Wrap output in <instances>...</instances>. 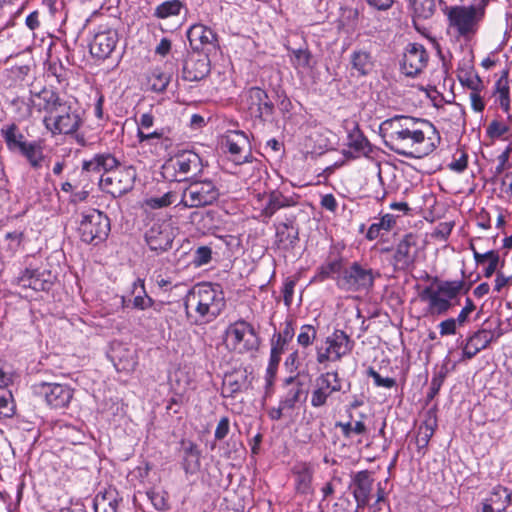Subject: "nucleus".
<instances>
[{
    "label": "nucleus",
    "mask_w": 512,
    "mask_h": 512,
    "mask_svg": "<svg viewBox=\"0 0 512 512\" xmlns=\"http://www.w3.org/2000/svg\"><path fill=\"white\" fill-rule=\"evenodd\" d=\"M380 130L385 145L396 154L420 159L433 153L441 136L432 122L423 118L397 115L383 121Z\"/></svg>",
    "instance_id": "1"
},
{
    "label": "nucleus",
    "mask_w": 512,
    "mask_h": 512,
    "mask_svg": "<svg viewBox=\"0 0 512 512\" xmlns=\"http://www.w3.org/2000/svg\"><path fill=\"white\" fill-rule=\"evenodd\" d=\"M184 306L190 323L204 325L214 321L222 313L226 301L220 285L203 282L189 290Z\"/></svg>",
    "instance_id": "2"
},
{
    "label": "nucleus",
    "mask_w": 512,
    "mask_h": 512,
    "mask_svg": "<svg viewBox=\"0 0 512 512\" xmlns=\"http://www.w3.org/2000/svg\"><path fill=\"white\" fill-rule=\"evenodd\" d=\"M463 280L442 281L436 287L426 286L419 292V299L427 304V314L444 315L453 306L455 299L463 289Z\"/></svg>",
    "instance_id": "3"
},
{
    "label": "nucleus",
    "mask_w": 512,
    "mask_h": 512,
    "mask_svg": "<svg viewBox=\"0 0 512 512\" xmlns=\"http://www.w3.org/2000/svg\"><path fill=\"white\" fill-rule=\"evenodd\" d=\"M78 234L82 242L98 245L103 243L110 233V220L98 209L89 208L80 213Z\"/></svg>",
    "instance_id": "4"
},
{
    "label": "nucleus",
    "mask_w": 512,
    "mask_h": 512,
    "mask_svg": "<svg viewBox=\"0 0 512 512\" xmlns=\"http://www.w3.org/2000/svg\"><path fill=\"white\" fill-rule=\"evenodd\" d=\"M486 12L467 5L452 6L448 9L447 19L449 27L452 28L458 37L465 39L472 38L479 30Z\"/></svg>",
    "instance_id": "5"
},
{
    "label": "nucleus",
    "mask_w": 512,
    "mask_h": 512,
    "mask_svg": "<svg viewBox=\"0 0 512 512\" xmlns=\"http://www.w3.org/2000/svg\"><path fill=\"white\" fill-rule=\"evenodd\" d=\"M219 189L212 180H194L182 191L176 206L201 208L214 204L219 198Z\"/></svg>",
    "instance_id": "6"
},
{
    "label": "nucleus",
    "mask_w": 512,
    "mask_h": 512,
    "mask_svg": "<svg viewBox=\"0 0 512 512\" xmlns=\"http://www.w3.org/2000/svg\"><path fill=\"white\" fill-rule=\"evenodd\" d=\"M83 123L78 108L65 101L53 114L45 115L43 124L52 135L73 134Z\"/></svg>",
    "instance_id": "7"
},
{
    "label": "nucleus",
    "mask_w": 512,
    "mask_h": 512,
    "mask_svg": "<svg viewBox=\"0 0 512 512\" xmlns=\"http://www.w3.org/2000/svg\"><path fill=\"white\" fill-rule=\"evenodd\" d=\"M306 394L304 384L296 376L286 378L278 406L268 409V417L273 421H278L284 416L290 415L297 403L300 402L301 397Z\"/></svg>",
    "instance_id": "8"
},
{
    "label": "nucleus",
    "mask_w": 512,
    "mask_h": 512,
    "mask_svg": "<svg viewBox=\"0 0 512 512\" xmlns=\"http://www.w3.org/2000/svg\"><path fill=\"white\" fill-rule=\"evenodd\" d=\"M354 345V340L343 330H335L325 339V348H317V362L339 361L352 352Z\"/></svg>",
    "instance_id": "9"
},
{
    "label": "nucleus",
    "mask_w": 512,
    "mask_h": 512,
    "mask_svg": "<svg viewBox=\"0 0 512 512\" xmlns=\"http://www.w3.org/2000/svg\"><path fill=\"white\" fill-rule=\"evenodd\" d=\"M342 382L337 371L319 374L313 383L310 404L313 408H322L329 404L333 394L341 391Z\"/></svg>",
    "instance_id": "10"
},
{
    "label": "nucleus",
    "mask_w": 512,
    "mask_h": 512,
    "mask_svg": "<svg viewBox=\"0 0 512 512\" xmlns=\"http://www.w3.org/2000/svg\"><path fill=\"white\" fill-rule=\"evenodd\" d=\"M201 157L193 151H183L175 155L163 165L165 177H173L176 181L186 179L189 173L197 174L202 170Z\"/></svg>",
    "instance_id": "11"
},
{
    "label": "nucleus",
    "mask_w": 512,
    "mask_h": 512,
    "mask_svg": "<svg viewBox=\"0 0 512 512\" xmlns=\"http://www.w3.org/2000/svg\"><path fill=\"white\" fill-rule=\"evenodd\" d=\"M227 338L232 349L238 353L254 351L259 338L254 327L245 320H238L227 329Z\"/></svg>",
    "instance_id": "12"
},
{
    "label": "nucleus",
    "mask_w": 512,
    "mask_h": 512,
    "mask_svg": "<svg viewBox=\"0 0 512 512\" xmlns=\"http://www.w3.org/2000/svg\"><path fill=\"white\" fill-rule=\"evenodd\" d=\"M374 275L372 269L365 268L358 262L345 268L343 273L336 278L338 288L345 291L367 290L373 286Z\"/></svg>",
    "instance_id": "13"
},
{
    "label": "nucleus",
    "mask_w": 512,
    "mask_h": 512,
    "mask_svg": "<svg viewBox=\"0 0 512 512\" xmlns=\"http://www.w3.org/2000/svg\"><path fill=\"white\" fill-rule=\"evenodd\" d=\"M33 388L35 394L53 409L68 407L74 395V390L68 384L41 382Z\"/></svg>",
    "instance_id": "14"
},
{
    "label": "nucleus",
    "mask_w": 512,
    "mask_h": 512,
    "mask_svg": "<svg viewBox=\"0 0 512 512\" xmlns=\"http://www.w3.org/2000/svg\"><path fill=\"white\" fill-rule=\"evenodd\" d=\"M135 177V169L132 167L113 169L108 174L101 175L100 186L106 192L120 196L132 189Z\"/></svg>",
    "instance_id": "15"
},
{
    "label": "nucleus",
    "mask_w": 512,
    "mask_h": 512,
    "mask_svg": "<svg viewBox=\"0 0 512 512\" xmlns=\"http://www.w3.org/2000/svg\"><path fill=\"white\" fill-rule=\"evenodd\" d=\"M299 199L300 196L296 193L285 194L278 189L270 191L267 196L260 193L257 194L261 215L265 218H271L280 209L296 206L299 203Z\"/></svg>",
    "instance_id": "16"
},
{
    "label": "nucleus",
    "mask_w": 512,
    "mask_h": 512,
    "mask_svg": "<svg viewBox=\"0 0 512 512\" xmlns=\"http://www.w3.org/2000/svg\"><path fill=\"white\" fill-rule=\"evenodd\" d=\"M392 264L394 270H407L414 266L418 257L417 237L408 233L396 244L393 249Z\"/></svg>",
    "instance_id": "17"
},
{
    "label": "nucleus",
    "mask_w": 512,
    "mask_h": 512,
    "mask_svg": "<svg viewBox=\"0 0 512 512\" xmlns=\"http://www.w3.org/2000/svg\"><path fill=\"white\" fill-rule=\"evenodd\" d=\"M223 146L235 164L252 162L250 142L244 132L229 131L224 137Z\"/></svg>",
    "instance_id": "18"
},
{
    "label": "nucleus",
    "mask_w": 512,
    "mask_h": 512,
    "mask_svg": "<svg viewBox=\"0 0 512 512\" xmlns=\"http://www.w3.org/2000/svg\"><path fill=\"white\" fill-rule=\"evenodd\" d=\"M118 33L115 29L99 26L89 44L90 53L98 59H106L116 48Z\"/></svg>",
    "instance_id": "19"
},
{
    "label": "nucleus",
    "mask_w": 512,
    "mask_h": 512,
    "mask_svg": "<svg viewBox=\"0 0 512 512\" xmlns=\"http://www.w3.org/2000/svg\"><path fill=\"white\" fill-rule=\"evenodd\" d=\"M428 53L423 45L410 43L403 54L401 69L409 77H415L423 71L428 63Z\"/></svg>",
    "instance_id": "20"
},
{
    "label": "nucleus",
    "mask_w": 512,
    "mask_h": 512,
    "mask_svg": "<svg viewBox=\"0 0 512 512\" xmlns=\"http://www.w3.org/2000/svg\"><path fill=\"white\" fill-rule=\"evenodd\" d=\"M145 240L150 250L163 253L172 247L174 234L165 223H155L146 232Z\"/></svg>",
    "instance_id": "21"
},
{
    "label": "nucleus",
    "mask_w": 512,
    "mask_h": 512,
    "mask_svg": "<svg viewBox=\"0 0 512 512\" xmlns=\"http://www.w3.org/2000/svg\"><path fill=\"white\" fill-rule=\"evenodd\" d=\"M187 38L193 50L200 51L206 47L215 48L217 46V34L209 27L196 23L187 30Z\"/></svg>",
    "instance_id": "22"
},
{
    "label": "nucleus",
    "mask_w": 512,
    "mask_h": 512,
    "mask_svg": "<svg viewBox=\"0 0 512 512\" xmlns=\"http://www.w3.org/2000/svg\"><path fill=\"white\" fill-rule=\"evenodd\" d=\"M65 101L59 94L47 87H43L39 92L30 91V103L38 111H45L46 115L53 114Z\"/></svg>",
    "instance_id": "23"
},
{
    "label": "nucleus",
    "mask_w": 512,
    "mask_h": 512,
    "mask_svg": "<svg viewBox=\"0 0 512 512\" xmlns=\"http://www.w3.org/2000/svg\"><path fill=\"white\" fill-rule=\"evenodd\" d=\"M247 104L251 114L259 118L271 116L274 110V105L267 93L259 87H252L248 90Z\"/></svg>",
    "instance_id": "24"
},
{
    "label": "nucleus",
    "mask_w": 512,
    "mask_h": 512,
    "mask_svg": "<svg viewBox=\"0 0 512 512\" xmlns=\"http://www.w3.org/2000/svg\"><path fill=\"white\" fill-rule=\"evenodd\" d=\"M54 276L49 270L25 269L18 277V283L35 291L49 290Z\"/></svg>",
    "instance_id": "25"
},
{
    "label": "nucleus",
    "mask_w": 512,
    "mask_h": 512,
    "mask_svg": "<svg viewBox=\"0 0 512 512\" xmlns=\"http://www.w3.org/2000/svg\"><path fill=\"white\" fill-rule=\"evenodd\" d=\"M138 144L141 147H149L150 151L159 154L171 145V139L167 136L165 128H159L151 132L137 131Z\"/></svg>",
    "instance_id": "26"
},
{
    "label": "nucleus",
    "mask_w": 512,
    "mask_h": 512,
    "mask_svg": "<svg viewBox=\"0 0 512 512\" xmlns=\"http://www.w3.org/2000/svg\"><path fill=\"white\" fill-rule=\"evenodd\" d=\"M210 72L209 60L206 56H189L183 65L182 78L189 82L204 79Z\"/></svg>",
    "instance_id": "27"
},
{
    "label": "nucleus",
    "mask_w": 512,
    "mask_h": 512,
    "mask_svg": "<svg viewBox=\"0 0 512 512\" xmlns=\"http://www.w3.org/2000/svg\"><path fill=\"white\" fill-rule=\"evenodd\" d=\"M347 147L343 150V155L350 159H356L363 155H367L371 151V147L367 138L355 126L347 136Z\"/></svg>",
    "instance_id": "28"
},
{
    "label": "nucleus",
    "mask_w": 512,
    "mask_h": 512,
    "mask_svg": "<svg viewBox=\"0 0 512 512\" xmlns=\"http://www.w3.org/2000/svg\"><path fill=\"white\" fill-rule=\"evenodd\" d=\"M294 476L295 490L300 495H309L313 493L312 481L314 469L307 462H299L292 468Z\"/></svg>",
    "instance_id": "29"
},
{
    "label": "nucleus",
    "mask_w": 512,
    "mask_h": 512,
    "mask_svg": "<svg viewBox=\"0 0 512 512\" xmlns=\"http://www.w3.org/2000/svg\"><path fill=\"white\" fill-rule=\"evenodd\" d=\"M182 468L187 476L195 475L201 467V452L198 446L191 440H182Z\"/></svg>",
    "instance_id": "30"
},
{
    "label": "nucleus",
    "mask_w": 512,
    "mask_h": 512,
    "mask_svg": "<svg viewBox=\"0 0 512 512\" xmlns=\"http://www.w3.org/2000/svg\"><path fill=\"white\" fill-rule=\"evenodd\" d=\"M122 498L118 490L109 486L99 491L93 501L95 512H117Z\"/></svg>",
    "instance_id": "31"
},
{
    "label": "nucleus",
    "mask_w": 512,
    "mask_h": 512,
    "mask_svg": "<svg viewBox=\"0 0 512 512\" xmlns=\"http://www.w3.org/2000/svg\"><path fill=\"white\" fill-rule=\"evenodd\" d=\"M344 271V260L341 256H329L327 260L321 264L311 282H324L325 280L332 278L335 279L341 275Z\"/></svg>",
    "instance_id": "32"
},
{
    "label": "nucleus",
    "mask_w": 512,
    "mask_h": 512,
    "mask_svg": "<svg viewBox=\"0 0 512 512\" xmlns=\"http://www.w3.org/2000/svg\"><path fill=\"white\" fill-rule=\"evenodd\" d=\"M494 334L490 330L481 329L470 336L463 347V358L471 359L481 350H484L493 340Z\"/></svg>",
    "instance_id": "33"
},
{
    "label": "nucleus",
    "mask_w": 512,
    "mask_h": 512,
    "mask_svg": "<svg viewBox=\"0 0 512 512\" xmlns=\"http://www.w3.org/2000/svg\"><path fill=\"white\" fill-rule=\"evenodd\" d=\"M492 96L495 104H498L504 113L509 114L511 110V97L508 71H503L502 75L495 82ZM508 117H510V115H508Z\"/></svg>",
    "instance_id": "34"
},
{
    "label": "nucleus",
    "mask_w": 512,
    "mask_h": 512,
    "mask_svg": "<svg viewBox=\"0 0 512 512\" xmlns=\"http://www.w3.org/2000/svg\"><path fill=\"white\" fill-rule=\"evenodd\" d=\"M372 488V479L367 470L359 471L353 478V495L358 505H365L369 501Z\"/></svg>",
    "instance_id": "35"
},
{
    "label": "nucleus",
    "mask_w": 512,
    "mask_h": 512,
    "mask_svg": "<svg viewBox=\"0 0 512 512\" xmlns=\"http://www.w3.org/2000/svg\"><path fill=\"white\" fill-rule=\"evenodd\" d=\"M0 134L4 139L7 149L11 153H16L25 143L28 142L18 125L15 123H8L4 125L0 130Z\"/></svg>",
    "instance_id": "36"
},
{
    "label": "nucleus",
    "mask_w": 512,
    "mask_h": 512,
    "mask_svg": "<svg viewBox=\"0 0 512 512\" xmlns=\"http://www.w3.org/2000/svg\"><path fill=\"white\" fill-rule=\"evenodd\" d=\"M112 361L119 372L130 373L137 365V356L134 350L119 347L113 351Z\"/></svg>",
    "instance_id": "37"
},
{
    "label": "nucleus",
    "mask_w": 512,
    "mask_h": 512,
    "mask_svg": "<svg viewBox=\"0 0 512 512\" xmlns=\"http://www.w3.org/2000/svg\"><path fill=\"white\" fill-rule=\"evenodd\" d=\"M15 154L23 156L29 165L38 170L44 161L43 147L40 141H28Z\"/></svg>",
    "instance_id": "38"
},
{
    "label": "nucleus",
    "mask_w": 512,
    "mask_h": 512,
    "mask_svg": "<svg viewBox=\"0 0 512 512\" xmlns=\"http://www.w3.org/2000/svg\"><path fill=\"white\" fill-rule=\"evenodd\" d=\"M351 67L358 76L368 75L374 67V60L370 52L356 49L350 55Z\"/></svg>",
    "instance_id": "39"
},
{
    "label": "nucleus",
    "mask_w": 512,
    "mask_h": 512,
    "mask_svg": "<svg viewBox=\"0 0 512 512\" xmlns=\"http://www.w3.org/2000/svg\"><path fill=\"white\" fill-rule=\"evenodd\" d=\"M183 10H186V5L183 1L166 0L154 8L153 16L157 19L165 20L179 16Z\"/></svg>",
    "instance_id": "40"
},
{
    "label": "nucleus",
    "mask_w": 512,
    "mask_h": 512,
    "mask_svg": "<svg viewBox=\"0 0 512 512\" xmlns=\"http://www.w3.org/2000/svg\"><path fill=\"white\" fill-rule=\"evenodd\" d=\"M487 501L494 507V511L503 512L512 504V491L503 486H496L490 492Z\"/></svg>",
    "instance_id": "41"
},
{
    "label": "nucleus",
    "mask_w": 512,
    "mask_h": 512,
    "mask_svg": "<svg viewBox=\"0 0 512 512\" xmlns=\"http://www.w3.org/2000/svg\"><path fill=\"white\" fill-rule=\"evenodd\" d=\"M295 335V328L292 319H287L284 323L282 330L273 335L271 340V348H275L284 353L288 344L291 342Z\"/></svg>",
    "instance_id": "42"
},
{
    "label": "nucleus",
    "mask_w": 512,
    "mask_h": 512,
    "mask_svg": "<svg viewBox=\"0 0 512 512\" xmlns=\"http://www.w3.org/2000/svg\"><path fill=\"white\" fill-rule=\"evenodd\" d=\"M439 0H409V6L415 18L429 19L436 11Z\"/></svg>",
    "instance_id": "43"
},
{
    "label": "nucleus",
    "mask_w": 512,
    "mask_h": 512,
    "mask_svg": "<svg viewBox=\"0 0 512 512\" xmlns=\"http://www.w3.org/2000/svg\"><path fill=\"white\" fill-rule=\"evenodd\" d=\"M437 427V421L435 418H429L421 423L417 429L416 444L419 449L427 448L430 439L434 435Z\"/></svg>",
    "instance_id": "44"
},
{
    "label": "nucleus",
    "mask_w": 512,
    "mask_h": 512,
    "mask_svg": "<svg viewBox=\"0 0 512 512\" xmlns=\"http://www.w3.org/2000/svg\"><path fill=\"white\" fill-rule=\"evenodd\" d=\"M290 61L298 72L312 69V54L308 49H291Z\"/></svg>",
    "instance_id": "45"
},
{
    "label": "nucleus",
    "mask_w": 512,
    "mask_h": 512,
    "mask_svg": "<svg viewBox=\"0 0 512 512\" xmlns=\"http://www.w3.org/2000/svg\"><path fill=\"white\" fill-rule=\"evenodd\" d=\"M396 224V218L392 214H385L378 222L372 223L366 233V238L370 241L379 237L382 230L389 231Z\"/></svg>",
    "instance_id": "46"
},
{
    "label": "nucleus",
    "mask_w": 512,
    "mask_h": 512,
    "mask_svg": "<svg viewBox=\"0 0 512 512\" xmlns=\"http://www.w3.org/2000/svg\"><path fill=\"white\" fill-rule=\"evenodd\" d=\"M180 200L177 192L167 191L162 196H153L145 200V205L150 209H161L170 206Z\"/></svg>",
    "instance_id": "47"
},
{
    "label": "nucleus",
    "mask_w": 512,
    "mask_h": 512,
    "mask_svg": "<svg viewBox=\"0 0 512 512\" xmlns=\"http://www.w3.org/2000/svg\"><path fill=\"white\" fill-rule=\"evenodd\" d=\"M460 83L471 91H482L484 84L479 75L472 69L458 73Z\"/></svg>",
    "instance_id": "48"
},
{
    "label": "nucleus",
    "mask_w": 512,
    "mask_h": 512,
    "mask_svg": "<svg viewBox=\"0 0 512 512\" xmlns=\"http://www.w3.org/2000/svg\"><path fill=\"white\" fill-rule=\"evenodd\" d=\"M169 82L170 75L159 68L153 69L148 77L150 89L155 92H163L166 90Z\"/></svg>",
    "instance_id": "49"
},
{
    "label": "nucleus",
    "mask_w": 512,
    "mask_h": 512,
    "mask_svg": "<svg viewBox=\"0 0 512 512\" xmlns=\"http://www.w3.org/2000/svg\"><path fill=\"white\" fill-rule=\"evenodd\" d=\"M510 131L507 123L498 119L492 120L486 127V136L491 140H501Z\"/></svg>",
    "instance_id": "50"
},
{
    "label": "nucleus",
    "mask_w": 512,
    "mask_h": 512,
    "mask_svg": "<svg viewBox=\"0 0 512 512\" xmlns=\"http://www.w3.org/2000/svg\"><path fill=\"white\" fill-rule=\"evenodd\" d=\"M317 337V328L311 324H304L300 327L297 335V343L302 348L312 345Z\"/></svg>",
    "instance_id": "51"
},
{
    "label": "nucleus",
    "mask_w": 512,
    "mask_h": 512,
    "mask_svg": "<svg viewBox=\"0 0 512 512\" xmlns=\"http://www.w3.org/2000/svg\"><path fill=\"white\" fill-rule=\"evenodd\" d=\"M337 427H340L341 432L345 438H350L352 435H362L367 431L366 425L363 421H349V422H339L336 424Z\"/></svg>",
    "instance_id": "52"
},
{
    "label": "nucleus",
    "mask_w": 512,
    "mask_h": 512,
    "mask_svg": "<svg viewBox=\"0 0 512 512\" xmlns=\"http://www.w3.org/2000/svg\"><path fill=\"white\" fill-rule=\"evenodd\" d=\"M94 156L104 174H108L119 166V161L111 153H99Z\"/></svg>",
    "instance_id": "53"
},
{
    "label": "nucleus",
    "mask_w": 512,
    "mask_h": 512,
    "mask_svg": "<svg viewBox=\"0 0 512 512\" xmlns=\"http://www.w3.org/2000/svg\"><path fill=\"white\" fill-rule=\"evenodd\" d=\"M133 286L135 290L139 287L143 292V295H137L134 297L133 307L141 310L150 307L153 304V300L146 294L144 290V281L141 279H137L134 282Z\"/></svg>",
    "instance_id": "54"
},
{
    "label": "nucleus",
    "mask_w": 512,
    "mask_h": 512,
    "mask_svg": "<svg viewBox=\"0 0 512 512\" xmlns=\"http://www.w3.org/2000/svg\"><path fill=\"white\" fill-rule=\"evenodd\" d=\"M246 376L238 374L227 376L224 380V389L227 390L230 395L237 393L242 390L245 384Z\"/></svg>",
    "instance_id": "55"
},
{
    "label": "nucleus",
    "mask_w": 512,
    "mask_h": 512,
    "mask_svg": "<svg viewBox=\"0 0 512 512\" xmlns=\"http://www.w3.org/2000/svg\"><path fill=\"white\" fill-rule=\"evenodd\" d=\"M189 385H190L189 380H186L185 385L182 387L181 386H179V387L173 386V389L175 391L174 396L171 397V399L169 400L167 409H171L172 405L182 404L187 401L186 393H187Z\"/></svg>",
    "instance_id": "56"
},
{
    "label": "nucleus",
    "mask_w": 512,
    "mask_h": 512,
    "mask_svg": "<svg viewBox=\"0 0 512 512\" xmlns=\"http://www.w3.org/2000/svg\"><path fill=\"white\" fill-rule=\"evenodd\" d=\"M368 375L373 379L375 386L390 389L396 385V380L391 377H382L377 371L370 368Z\"/></svg>",
    "instance_id": "57"
},
{
    "label": "nucleus",
    "mask_w": 512,
    "mask_h": 512,
    "mask_svg": "<svg viewBox=\"0 0 512 512\" xmlns=\"http://www.w3.org/2000/svg\"><path fill=\"white\" fill-rule=\"evenodd\" d=\"M304 360V352L293 351L286 359L285 366L290 372L298 371Z\"/></svg>",
    "instance_id": "58"
},
{
    "label": "nucleus",
    "mask_w": 512,
    "mask_h": 512,
    "mask_svg": "<svg viewBox=\"0 0 512 512\" xmlns=\"http://www.w3.org/2000/svg\"><path fill=\"white\" fill-rule=\"evenodd\" d=\"M212 251L207 246H200L196 249L194 254V264L196 266H202L210 262Z\"/></svg>",
    "instance_id": "59"
},
{
    "label": "nucleus",
    "mask_w": 512,
    "mask_h": 512,
    "mask_svg": "<svg viewBox=\"0 0 512 512\" xmlns=\"http://www.w3.org/2000/svg\"><path fill=\"white\" fill-rule=\"evenodd\" d=\"M295 286V279L287 278L283 283V300L285 305L288 307L292 304Z\"/></svg>",
    "instance_id": "60"
},
{
    "label": "nucleus",
    "mask_w": 512,
    "mask_h": 512,
    "mask_svg": "<svg viewBox=\"0 0 512 512\" xmlns=\"http://www.w3.org/2000/svg\"><path fill=\"white\" fill-rule=\"evenodd\" d=\"M458 321L456 318H448L439 323V332L441 336L454 335L456 333Z\"/></svg>",
    "instance_id": "61"
},
{
    "label": "nucleus",
    "mask_w": 512,
    "mask_h": 512,
    "mask_svg": "<svg viewBox=\"0 0 512 512\" xmlns=\"http://www.w3.org/2000/svg\"><path fill=\"white\" fill-rule=\"evenodd\" d=\"M14 414V405L11 395H0V417H11Z\"/></svg>",
    "instance_id": "62"
},
{
    "label": "nucleus",
    "mask_w": 512,
    "mask_h": 512,
    "mask_svg": "<svg viewBox=\"0 0 512 512\" xmlns=\"http://www.w3.org/2000/svg\"><path fill=\"white\" fill-rule=\"evenodd\" d=\"M230 431V421L229 418L224 416L222 417L215 429L214 437L216 440H223Z\"/></svg>",
    "instance_id": "63"
},
{
    "label": "nucleus",
    "mask_w": 512,
    "mask_h": 512,
    "mask_svg": "<svg viewBox=\"0 0 512 512\" xmlns=\"http://www.w3.org/2000/svg\"><path fill=\"white\" fill-rule=\"evenodd\" d=\"M482 91H471L469 93V100L471 108L478 113H481L485 109V101L481 95Z\"/></svg>",
    "instance_id": "64"
}]
</instances>
